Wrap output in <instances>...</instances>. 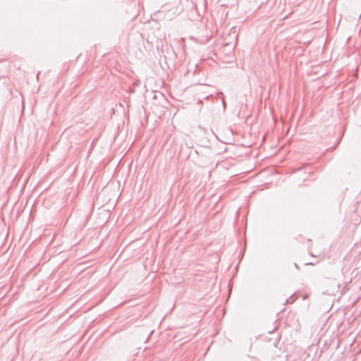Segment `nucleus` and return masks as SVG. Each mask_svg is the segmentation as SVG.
<instances>
[{"label": "nucleus", "mask_w": 361, "mask_h": 361, "mask_svg": "<svg viewBox=\"0 0 361 361\" xmlns=\"http://www.w3.org/2000/svg\"><path fill=\"white\" fill-rule=\"evenodd\" d=\"M331 286L329 289L326 290L328 292H331L332 294H335L337 293L340 288L339 283L335 279H333L331 281Z\"/></svg>", "instance_id": "nucleus-1"}, {"label": "nucleus", "mask_w": 361, "mask_h": 361, "mask_svg": "<svg viewBox=\"0 0 361 361\" xmlns=\"http://www.w3.org/2000/svg\"><path fill=\"white\" fill-rule=\"evenodd\" d=\"M224 44L225 45L228 46V45H232L233 44V42H226V39H224Z\"/></svg>", "instance_id": "nucleus-2"}, {"label": "nucleus", "mask_w": 361, "mask_h": 361, "mask_svg": "<svg viewBox=\"0 0 361 361\" xmlns=\"http://www.w3.org/2000/svg\"><path fill=\"white\" fill-rule=\"evenodd\" d=\"M292 298V296H290L289 299L287 300V302H293V301H290Z\"/></svg>", "instance_id": "nucleus-3"}, {"label": "nucleus", "mask_w": 361, "mask_h": 361, "mask_svg": "<svg viewBox=\"0 0 361 361\" xmlns=\"http://www.w3.org/2000/svg\"><path fill=\"white\" fill-rule=\"evenodd\" d=\"M22 107H23V109H24V102H23V100H22Z\"/></svg>", "instance_id": "nucleus-4"}, {"label": "nucleus", "mask_w": 361, "mask_h": 361, "mask_svg": "<svg viewBox=\"0 0 361 361\" xmlns=\"http://www.w3.org/2000/svg\"><path fill=\"white\" fill-rule=\"evenodd\" d=\"M300 169H301V168H298V169H295V171H300Z\"/></svg>", "instance_id": "nucleus-5"}, {"label": "nucleus", "mask_w": 361, "mask_h": 361, "mask_svg": "<svg viewBox=\"0 0 361 361\" xmlns=\"http://www.w3.org/2000/svg\"><path fill=\"white\" fill-rule=\"evenodd\" d=\"M295 268H296V269H299V267L298 266V264H295Z\"/></svg>", "instance_id": "nucleus-6"}, {"label": "nucleus", "mask_w": 361, "mask_h": 361, "mask_svg": "<svg viewBox=\"0 0 361 361\" xmlns=\"http://www.w3.org/2000/svg\"><path fill=\"white\" fill-rule=\"evenodd\" d=\"M234 34L235 33L233 32V39H235L236 38V37L234 35Z\"/></svg>", "instance_id": "nucleus-7"}]
</instances>
